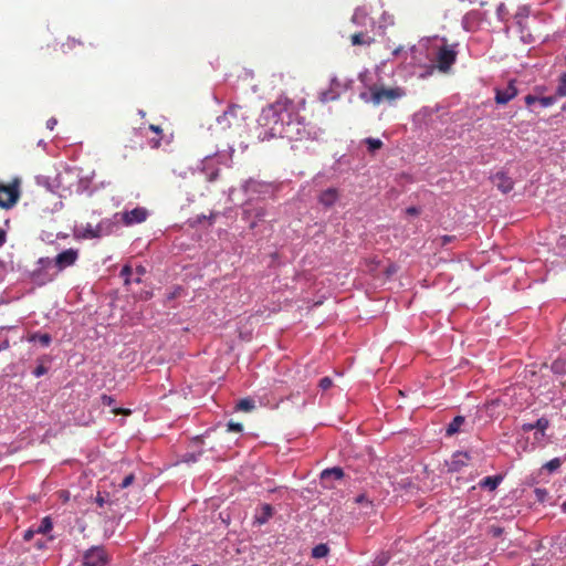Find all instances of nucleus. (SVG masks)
<instances>
[{"instance_id":"680f3d73","label":"nucleus","mask_w":566,"mask_h":566,"mask_svg":"<svg viewBox=\"0 0 566 566\" xmlns=\"http://www.w3.org/2000/svg\"><path fill=\"white\" fill-rule=\"evenodd\" d=\"M523 450H524V451H527V450H528V449H527V442H526V443H525V446L523 447Z\"/></svg>"},{"instance_id":"052dcab7","label":"nucleus","mask_w":566,"mask_h":566,"mask_svg":"<svg viewBox=\"0 0 566 566\" xmlns=\"http://www.w3.org/2000/svg\"><path fill=\"white\" fill-rule=\"evenodd\" d=\"M113 412H115L117 415V413H120L122 410L113 409Z\"/></svg>"},{"instance_id":"393cba45","label":"nucleus","mask_w":566,"mask_h":566,"mask_svg":"<svg viewBox=\"0 0 566 566\" xmlns=\"http://www.w3.org/2000/svg\"><path fill=\"white\" fill-rule=\"evenodd\" d=\"M546 432L534 430V441L532 442L531 450H534L537 446H545Z\"/></svg>"},{"instance_id":"39448f33","label":"nucleus","mask_w":566,"mask_h":566,"mask_svg":"<svg viewBox=\"0 0 566 566\" xmlns=\"http://www.w3.org/2000/svg\"><path fill=\"white\" fill-rule=\"evenodd\" d=\"M109 563L108 554L103 546H92L83 553V566H106Z\"/></svg>"},{"instance_id":"b1692460","label":"nucleus","mask_w":566,"mask_h":566,"mask_svg":"<svg viewBox=\"0 0 566 566\" xmlns=\"http://www.w3.org/2000/svg\"><path fill=\"white\" fill-rule=\"evenodd\" d=\"M552 370L555 374H559V375L565 374L566 373V361L564 359H562L560 357L556 358L552 363Z\"/></svg>"},{"instance_id":"412c9836","label":"nucleus","mask_w":566,"mask_h":566,"mask_svg":"<svg viewBox=\"0 0 566 566\" xmlns=\"http://www.w3.org/2000/svg\"><path fill=\"white\" fill-rule=\"evenodd\" d=\"M36 534H48L53 528V523L50 516H45L41 520L40 524L34 527Z\"/></svg>"},{"instance_id":"13d9d810","label":"nucleus","mask_w":566,"mask_h":566,"mask_svg":"<svg viewBox=\"0 0 566 566\" xmlns=\"http://www.w3.org/2000/svg\"><path fill=\"white\" fill-rule=\"evenodd\" d=\"M365 500H366V497H365V495H364V494L358 495V496L356 497V502H357V503H363Z\"/></svg>"},{"instance_id":"6e6d98bb","label":"nucleus","mask_w":566,"mask_h":566,"mask_svg":"<svg viewBox=\"0 0 566 566\" xmlns=\"http://www.w3.org/2000/svg\"><path fill=\"white\" fill-rule=\"evenodd\" d=\"M192 442H193L195 444H198V446H199V444H201V443H202V436H197V437H195V438L192 439Z\"/></svg>"},{"instance_id":"2eb2a0df","label":"nucleus","mask_w":566,"mask_h":566,"mask_svg":"<svg viewBox=\"0 0 566 566\" xmlns=\"http://www.w3.org/2000/svg\"><path fill=\"white\" fill-rule=\"evenodd\" d=\"M274 509L271 504L264 503L258 510L254 516V523L258 525H263L269 522V520L273 516Z\"/></svg>"},{"instance_id":"f257e3e1","label":"nucleus","mask_w":566,"mask_h":566,"mask_svg":"<svg viewBox=\"0 0 566 566\" xmlns=\"http://www.w3.org/2000/svg\"><path fill=\"white\" fill-rule=\"evenodd\" d=\"M304 104V99L295 103L282 96L265 106L258 118L256 137L262 142L277 137L290 140L305 138L308 132L305 118L300 116V109Z\"/></svg>"},{"instance_id":"9b49d317","label":"nucleus","mask_w":566,"mask_h":566,"mask_svg":"<svg viewBox=\"0 0 566 566\" xmlns=\"http://www.w3.org/2000/svg\"><path fill=\"white\" fill-rule=\"evenodd\" d=\"M517 93L518 91L515 86V81L512 80L505 88H495V102L502 105L507 104L517 95Z\"/></svg>"},{"instance_id":"4c0bfd02","label":"nucleus","mask_w":566,"mask_h":566,"mask_svg":"<svg viewBox=\"0 0 566 566\" xmlns=\"http://www.w3.org/2000/svg\"><path fill=\"white\" fill-rule=\"evenodd\" d=\"M333 385V381L329 377H324L319 380V387L323 389V390H327L332 387Z\"/></svg>"},{"instance_id":"ddd939ff","label":"nucleus","mask_w":566,"mask_h":566,"mask_svg":"<svg viewBox=\"0 0 566 566\" xmlns=\"http://www.w3.org/2000/svg\"><path fill=\"white\" fill-rule=\"evenodd\" d=\"M468 422L465 417L457 416L452 419V421L446 428V436L452 437L460 431L467 432L469 429L467 428Z\"/></svg>"},{"instance_id":"3c124183","label":"nucleus","mask_w":566,"mask_h":566,"mask_svg":"<svg viewBox=\"0 0 566 566\" xmlns=\"http://www.w3.org/2000/svg\"><path fill=\"white\" fill-rule=\"evenodd\" d=\"M7 234L3 229L0 228V248L6 243Z\"/></svg>"},{"instance_id":"6e6552de","label":"nucleus","mask_w":566,"mask_h":566,"mask_svg":"<svg viewBox=\"0 0 566 566\" xmlns=\"http://www.w3.org/2000/svg\"><path fill=\"white\" fill-rule=\"evenodd\" d=\"M344 470L339 467L325 469L321 472V483L326 489H333L334 481H340L344 478Z\"/></svg>"},{"instance_id":"7c9ffc66","label":"nucleus","mask_w":566,"mask_h":566,"mask_svg":"<svg viewBox=\"0 0 566 566\" xmlns=\"http://www.w3.org/2000/svg\"><path fill=\"white\" fill-rule=\"evenodd\" d=\"M407 48H408V45H403V44L398 45L397 48H394L391 51L392 56L398 57V56L402 55L403 53L407 52ZM415 48H416L415 45L409 46L410 50H415Z\"/></svg>"},{"instance_id":"423d86ee","label":"nucleus","mask_w":566,"mask_h":566,"mask_svg":"<svg viewBox=\"0 0 566 566\" xmlns=\"http://www.w3.org/2000/svg\"><path fill=\"white\" fill-rule=\"evenodd\" d=\"M80 251L74 248L66 249L60 252L54 259H51L53 262V269L59 275L65 269L73 266L78 260Z\"/></svg>"},{"instance_id":"7ed1b4c3","label":"nucleus","mask_w":566,"mask_h":566,"mask_svg":"<svg viewBox=\"0 0 566 566\" xmlns=\"http://www.w3.org/2000/svg\"><path fill=\"white\" fill-rule=\"evenodd\" d=\"M370 101L374 105H379L384 102L391 103L405 96V91L401 87H385L382 85H373L369 87Z\"/></svg>"},{"instance_id":"f704fd0d","label":"nucleus","mask_w":566,"mask_h":566,"mask_svg":"<svg viewBox=\"0 0 566 566\" xmlns=\"http://www.w3.org/2000/svg\"><path fill=\"white\" fill-rule=\"evenodd\" d=\"M555 102H556L555 96L538 97V103L541 104L542 107L552 106Z\"/></svg>"},{"instance_id":"8fccbe9b","label":"nucleus","mask_w":566,"mask_h":566,"mask_svg":"<svg viewBox=\"0 0 566 566\" xmlns=\"http://www.w3.org/2000/svg\"><path fill=\"white\" fill-rule=\"evenodd\" d=\"M149 129L153 130L157 136H161L163 129L157 125H150Z\"/></svg>"},{"instance_id":"e433bc0d","label":"nucleus","mask_w":566,"mask_h":566,"mask_svg":"<svg viewBox=\"0 0 566 566\" xmlns=\"http://www.w3.org/2000/svg\"><path fill=\"white\" fill-rule=\"evenodd\" d=\"M135 480V475L133 473L126 475L123 481L119 483V489L128 488Z\"/></svg>"},{"instance_id":"20e7f679","label":"nucleus","mask_w":566,"mask_h":566,"mask_svg":"<svg viewBox=\"0 0 566 566\" xmlns=\"http://www.w3.org/2000/svg\"><path fill=\"white\" fill-rule=\"evenodd\" d=\"M21 196L20 180L13 179L9 184L0 181V208L11 209L17 205Z\"/></svg>"},{"instance_id":"f8f14e48","label":"nucleus","mask_w":566,"mask_h":566,"mask_svg":"<svg viewBox=\"0 0 566 566\" xmlns=\"http://www.w3.org/2000/svg\"><path fill=\"white\" fill-rule=\"evenodd\" d=\"M492 184L503 193L510 192L514 187V181L505 172L499 171L491 178Z\"/></svg>"},{"instance_id":"58836bf2","label":"nucleus","mask_w":566,"mask_h":566,"mask_svg":"<svg viewBox=\"0 0 566 566\" xmlns=\"http://www.w3.org/2000/svg\"><path fill=\"white\" fill-rule=\"evenodd\" d=\"M228 430L229 431H235L241 432L243 430V426L239 422L229 421L228 422Z\"/></svg>"},{"instance_id":"ea45409f","label":"nucleus","mask_w":566,"mask_h":566,"mask_svg":"<svg viewBox=\"0 0 566 566\" xmlns=\"http://www.w3.org/2000/svg\"><path fill=\"white\" fill-rule=\"evenodd\" d=\"M75 44H82L80 41H76L75 39H67L65 43L62 44V49L65 52V49H73Z\"/></svg>"},{"instance_id":"5fc2aeb1","label":"nucleus","mask_w":566,"mask_h":566,"mask_svg":"<svg viewBox=\"0 0 566 566\" xmlns=\"http://www.w3.org/2000/svg\"><path fill=\"white\" fill-rule=\"evenodd\" d=\"M407 213H408V214H418V213H419V211H418V209H417L416 207H409V208L407 209Z\"/></svg>"},{"instance_id":"f3484780","label":"nucleus","mask_w":566,"mask_h":566,"mask_svg":"<svg viewBox=\"0 0 566 566\" xmlns=\"http://www.w3.org/2000/svg\"><path fill=\"white\" fill-rule=\"evenodd\" d=\"M29 340L41 348H46L51 344V335L48 333H34L30 336Z\"/></svg>"},{"instance_id":"c85d7f7f","label":"nucleus","mask_w":566,"mask_h":566,"mask_svg":"<svg viewBox=\"0 0 566 566\" xmlns=\"http://www.w3.org/2000/svg\"><path fill=\"white\" fill-rule=\"evenodd\" d=\"M133 273V269L130 265H124L120 270V277L124 279L125 285H128L130 283V275Z\"/></svg>"},{"instance_id":"a18cd8bd","label":"nucleus","mask_w":566,"mask_h":566,"mask_svg":"<svg viewBox=\"0 0 566 566\" xmlns=\"http://www.w3.org/2000/svg\"><path fill=\"white\" fill-rule=\"evenodd\" d=\"M521 430L523 432H531V431L535 430V423H531V422L523 423L521 426Z\"/></svg>"},{"instance_id":"c03bdc74","label":"nucleus","mask_w":566,"mask_h":566,"mask_svg":"<svg viewBox=\"0 0 566 566\" xmlns=\"http://www.w3.org/2000/svg\"><path fill=\"white\" fill-rule=\"evenodd\" d=\"M9 342L8 339L0 333V352L8 349Z\"/></svg>"},{"instance_id":"603ef678","label":"nucleus","mask_w":566,"mask_h":566,"mask_svg":"<svg viewBox=\"0 0 566 566\" xmlns=\"http://www.w3.org/2000/svg\"><path fill=\"white\" fill-rule=\"evenodd\" d=\"M56 123H57V122H56V119H55V118H50V119L46 122V126H48V128L53 129V128H54V126L56 125Z\"/></svg>"},{"instance_id":"a211bd4d","label":"nucleus","mask_w":566,"mask_h":566,"mask_svg":"<svg viewBox=\"0 0 566 566\" xmlns=\"http://www.w3.org/2000/svg\"><path fill=\"white\" fill-rule=\"evenodd\" d=\"M563 464V460L560 458H554L548 462L544 463L539 469V474L547 473L553 474L559 470Z\"/></svg>"},{"instance_id":"de8ad7c7","label":"nucleus","mask_w":566,"mask_h":566,"mask_svg":"<svg viewBox=\"0 0 566 566\" xmlns=\"http://www.w3.org/2000/svg\"><path fill=\"white\" fill-rule=\"evenodd\" d=\"M535 102H538V97L534 96V95H527L525 96V103L526 105L531 106L532 104H534Z\"/></svg>"},{"instance_id":"f03ea898","label":"nucleus","mask_w":566,"mask_h":566,"mask_svg":"<svg viewBox=\"0 0 566 566\" xmlns=\"http://www.w3.org/2000/svg\"><path fill=\"white\" fill-rule=\"evenodd\" d=\"M30 276L33 283L42 286L53 282L57 274L53 269V262H51L50 258H40Z\"/></svg>"},{"instance_id":"09e8293b","label":"nucleus","mask_w":566,"mask_h":566,"mask_svg":"<svg viewBox=\"0 0 566 566\" xmlns=\"http://www.w3.org/2000/svg\"><path fill=\"white\" fill-rule=\"evenodd\" d=\"M34 546L38 549H44V548H46V541L38 539V541H35Z\"/></svg>"},{"instance_id":"37998d69","label":"nucleus","mask_w":566,"mask_h":566,"mask_svg":"<svg viewBox=\"0 0 566 566\" xmlns=\"http://www.w3.org/2000/svg\"><path fill=\"white\" fill-rule=\"evenodd\" d=\"M101 400H102L103 405L109 406V407L115 403V399L112 396H107V395H102Z\"/></svg>"},{"instance_id":"dca6fc26","label":"nucleus","mask_w":566,"mask_h":566,"mask_svg":"<svg viewBox=\"0 0 566 566\" xmlns=\"http://www.w3.org/2000/svg\"><path fill=\"white\" fill-rule=\"evenodd\" d=\"M503 479H504L503 474L489 475V476H485L482 480H480V482L478 483V486L480 489L494 491L502 483Z\"/></svg>"},{"instance_id":"5701e85b","label":"nucleus","mask_w":566,"mask_h":566,"mask_svg":"<svg viewBox=\"0 0 566 566\" xmlns=\"http://www.w3.org/2000/svg\"><path fill=\"white\" fill-rule=\"evenodd\" d=\"M329 552V548L326 544H318L316 546L313 547L312 549V557L314 558H323L325 556H327Z\"/></svg>"},{"instance_id":"0eeeda50","label":"nucleus","mask_w":566,"mask_h":566,"mask_svg":"<svg viewBox=\"0 0 566 566\" xmlns=\"http://www.w3.org/2000/svg\"><path fill=\"white\" fill-rule=\"evenodd\" d=\"M455 48L457 44H444L439 49L437 53V66L441 72H448L454 64L458 56Z\"/></svg>"},{"instance_id":"473e14b6","label":"nucleus","mask_w":566,"mask_h":566,"mask_svg":"<svg viewBox=\"0 0 566 566\" xmlns=\"http://www.w3.org/2000/svg\"><path fill=\"white\" fill-rule=\"evenodd\" d=\"M108 496L109 494L104 492H98L97 495H96V499H95V502L96 504L99 506V507H103L105 504L108 503Z\"/></svg>"},{"instance_id":"c9c22d12","label":"nucleus","mask_w":566,"mask_h":566,"mask_svg":"<svg viewBox=\"0 0 566 566\" xmlns=\"http://www.w3.org/2000/svg\"><path fill=\"white\" fill-rule=\"evenodd\" d=\"M237 107H229L222 116L219 117V123H223L224 120H228L229 117H233L235 114Z\"/></svg>"},{"instance_id":"49530a36","label":"nucleus","mask_w":566,"mask_h":566,"mask_svg":"<svg viewBox=\"0 0 566 566\" xmlns=\"http://www.w3.org/2000/svg\"><path fill=\"white\" fill-rule=\"evenodd\" d=\"M161 136L154 137L149 140L151 148H158L160 146Z\"/></svg>"},{"instance_id":"79ce46f5","label":"nucleus","mask_w":566,"mask_h":566,"mask_svg":"<svg viewBox=\"0 0 566 566\" xmlns=\"http://www.w3.org/2000/svg\"><path fill=\"white\" fill-rule=\"evenodd\" d=\"M48 371V369L43 366V365H39L38 367H35L32 371V374L35 376V377H41L43 376L45 373Z\"/></svg>"},{"instance_id":"4d7b16f0","label":"nucleus","mask_w":566,"mask_h":566,"mask_svg":"<svg viewBox=\"0 0 566 566\" xmlns=\"http://www.w3.org/2000/svg\"><path fill=\"white\" fill-rule=\"evenodd\" d=\"M136 271H137L138 275H143L146 272L145 268L142 265L137 266Z\"/></svg>"},{"instance_id":"2f4dec72","label":"nucleus","mask_w":566,"mask_h":566,"mask_svg":"<svg viewBox=\"0 0 566 566\" xmlns=\"http://www.w3.org/2000/svg\"><path fill=\"white\" fill-rule=\"evenodd\" d=\"M101 234H99V230L96 228L94 229L92 226H87V228L84 230V234L83 237L84 238H91V239H94V238H98Z\"/></svg>"},{"instance_id":"a19ab883","label":"nucleus","mask_w":566,"mask_h":566,"mask_svg":"<svg viewBox=\"0 0 566 566\" xmlns=\"http://www.w3.org/2000/svg\"><path fill=\"white\" fill-rule=\"evenodd\" d=\"M34 531H35L34 526H33V527L28 528L27 531H24V533H23V539H24L25 542L31 541V539L34 537V535L36 534V532H34Z\"/></svg>"},{"instance_id":"6ab92c4d","label":"nucleus","mask_w":566,"mask_h":566,"mask_svg":"<svg viewBox=\"0 0 566 566\" xmlns=\"http://www.w3.org/2000/svg\"><path fill=\"white\" fill-rule=\"evenodd\" d=\"M255 400L253 398H243L240 399L235 405V410L251 412L255 409Z\"/></svg>"},{"instance_id":"4468645a","label":"nucleus","mask_w":566,"mask_h":566,"mask_svg":"<svg viewBox=\"0 0 566 566\" xmlns=\"http://www.w3.org/2000/svg\"><path fill=\"white\" fill-rule=\"evenodd\" d=\"M339 199V191L336 188H327L318 196V202L325 208H332Z\"/></svg>"},{"instance_id":"cd10ccee","label":"nucleus","mask_w":566,"mask_h":566,"mask_svg":"<svg viewBox=\"0 0 566 566\" xmlns=\"http://www.w3.org/2000/svg\"><path fill=\"white\" fill-rule=\"evenodd\" d=\"M535 430L546 432L549 428V420L546 417L538 418L535 422Z\"/></svg>"},{"instance_id":"864d4df0","label":"nucleus","mask_w":566,"mask_h":566,"mask_svg":"<svg viewBox=\"0 0 566 566\" xmlns=\"http://www.w3.org/2000/svg\"><path fill=\"white\" fill-rule=\"evenodd\" d=\"M441 239H442V244L444 245V244L451 242L453 240V237H451V235H443Z\"/></svg>"},{"instance_id":"4be33fe9","label":"nucleus","mask_w":566,"mask_h":566,"mask_svg":"<svg viewBox=\"0 0 566 566\" xmlns=\"http://www.w3.org/2000/svg\"><path fill=\"white\" fill-rule=\"evenodd\" d=\"M390 559L391 555L388 552H380L371 562V566H386Z\"/></svg>"},{"instance_id":"c756f323","label":"nucleus","mask_w":566,"mask_h":566,"mask_svg":"<svg viewBox=\"0 0 566 566\" xmlns=\"http://www.w3.org/2000/svg\"><path fill=\"white\" fill-rule=\"evenodd\" d=\"M201 454H202L201 450L199 452H188L184 455V461L187 463H195L199 460Z\"/></svg>"},{"instance_id":"bf43d9fd","label":"nucleus","mask_w":566,"mask_h":566,"mask_svg":"<svg viewBox=\"0 0 566 566\" xmlns=\"http://www.w3.org/2000/svg\"><path fill=\"white\" fill-rule=\"evenodd\" d=\"M560 510L563 513L566 514V502H564L562 505H560Z\"/></svg>"},{"instance_id":"9d476101","label":"nucleus","mask_w":566,"mask_h":566,"mask_svg":"<svg viewBox=\"0 0 566 566\" xmlns=\"http://www.w3.org/2000/svg\"><path fill=\"white\" fill-rule=\"evenodd\" d=\"M471 460V455L468 452L457 451L452 454L450 461H447L449 472H460L468 462Z\"/></svg>"},{"instance_id":"a878e982","label":"nucleus","mask_w":566,"mask_h":566,"mask_svg":"<svg viewBox=\"0 0 566 566\" xmlns=\"http://www.w3.org/2000/svg\"><path fill=\"white\" fill-rule=\"evenodd\" d=\"M365 143L368 147V150L370 153H374L375 150H378L382 147V142L380 139H377V138H366L365 139Z\"/></svg>"},{"instance_id":"72a5a7b5","label":"nucleus","mask_w":566,"mask_h":566,"mask_svg":"<svg viewBox=\"0 0 566 566\" xmlns=\"http://www.w3.org/2000/svg\"><path fill=\"white\" fill-rule=\"evenodd\" d=\"M535 497L538 502L543 503L545 502L546 497L548 496V492L546 489H535L534 490Z\"/></svg>"},{"instance_id":"aec40b11","label":"nucleus","mask_w":566,"mask_h":566,"mask_svg":"<svg viewBox=\"0 0 566 566\" xmlns=\"http://www.w3.org/2000/svg\"><path fill=\"white\" fill-rule=\"evenodd\" d=\"M350 42L353 45H367L369 46L374 39L368 36L367 34L363 32L355 33L350 36Z\"/></svg>"},{"instance_id":"bb28decb","label":"nucleus","mask_w":566,"mask_h":566,"mask_svg":"<svg viewBox=\"0 0 566 566\" xmlns=\"http://www.w3.org/2000/svg\"><path fill=\"white\" fill-rule=\"evenodd\" d=\"M556 96H566V73L562 74V76L559 77V82L556 88Z\"/></svg>"},{"instance_id":"1a4fd4ad","label":"nucleus","mask_w":566,"mask_h":566,"mask_svg":"<svg viewBox=\"0 0 566 566\" xmlns=\"http://www.w3.org/2000/svg\"><path fill=\"white\" fill-rule=\"evenodd\" d=\"M148 217L147 209L143 207H136L133 210L125 211L122 213V221L126 226H133L146 221Z\"/></svg>"}]
</instances>
